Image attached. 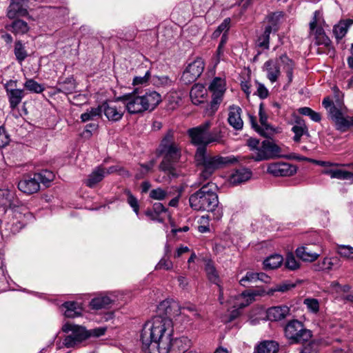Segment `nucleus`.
<instances>
[{"instance_id":"1","label":"nucleus","mask_w":353,"mask_h":353,"mask_svg":"<svg viewBox=\"0 0 353 353\" xmlns=\"http://www.w3.org/2000/svg\"><path fill=\"white\" fill-rule=\"evenodd\" d=\"M173 324L170 318L158 315L146 322L141 340L145 353H169L172 343Z\"/></svg>"},{"instance_id":"2","label":"nucleus","mask_w":353,"mask_h":353,"mask_svg":"<svg viewBox=\"0 0 353 353\" xmlns=\"http://www.w3.org/2000/svg\"><path fill=\"white\" fill-rule=\"evenodd\" d=\"M157 154L163 159L159 164V170L165 173L170 179L177 178L180 174L174 165L181 158V148L174 141L173 131L169 130L163 137Z\"/></svg>"},{"instance_id":"3","label":"nucleus","mask_w":353,"mask_h":353,"mask_svg":"<svg viewBox=\"0 0 353 353\" xmlns=\"http://www.w3.org/2000/svg\"><path fill=\"white\" fill-rule=\"evenodd\" d=\"M215 188L214 183H207L190 196L189 203L194 210L215 212L214 219L219 220L222 217L223 212L219 208V197Z\"/></svg>"},{"instance_id":"4","label":"nucleus","mask_w":353,"mask_h":353,"mask_svg":"<svg viewBox=\"0 0 353 353\" xmlns=\"http://www.w3.org/2000/svg\"><path fill=\"white\" fill-rule=\"evenodd\" d=\"M194 159L196 165L201 167L199 179L203 181L208 179L216 170L238 161L237 158L233 155L228 157L208 155L205 147L197 148Z\"/></svg>"},{"instance_id":"5","label":"nucleus","mask_w":353,"mask_h":353,"mask_svg":"<svg viewBox=\"0 0 353 353\" xmlns=\"http://www.w3.org/2000/svg\"><path fill=\"white\" fill-rule=\"evenodd\" d=\"M295 63L285 53H283L275 59L266 61L263 66V70L266 74L267 79L274 83L281 76V69L286 74L288 83H290L293 80V73Z\"/></svg>"},{"instance_id":"6","label":"nucleus","mask_w":353,"mask_h":353,"mask_svg":"<svg viewBox=\"0 0 353 353\" xmlns=\"http://www.w3.org/2000/svg\"><path fill=\"white\" fill-rule=\"evenodd\" d=\"M106 330L105 327H100L87 330L83 326L66 323L62 326V331L71 333L64 338L63 346L67 348L74 347L90 336L99 337L104 335Z\"/></svg>"},{"instance_id":"7","label":"nucleus","mask_w":353,"mask_h":353,"mask_svg":"<svg viewBox=\"0 0 353 353\" xmlns=\"http://www.w3.org/2000/svg\"><path fill=\"white\" fill-rule=\"evenodd\" d=\"M251 151L250 158L255 161H263L281 156V149L273 141L250 138L247 141Z\"/></svg>"},{"instance_id":"8","label":"nucleus","mask_w":353,"mask_h":353,"mask_svg":"<svg viewBox=\"0 0 353 353\" xmlns=\"http://www.w3.org/2000/svg\"><path fill=\"white\" fill-rule=\"evenodd\" d=\"M212 123L206 121L197 127L188 130V134L191 139V142L199 147H205L212 143H220L222 136L220 131L214 130L209 133Z\"/></svg>"},{"instance_id":"9","label":"nucleus","mask_w":353,"mask_h":353,"mask_svg":"<svg viewBox=\"0 0 353 353\" xmlns=\"http://www.w3.org/2000/svg\"><path fill=\"white\" fill-rule=\"evenodd\" d=\"M322 104L328 112L337 130L344 132L353 128V117H345L343 114L339 102L337 107L330 98L327 97L323 100Z\"/></svg>"},{"instance_id":"10","label":"nucleus","mask_w":353,"mask_h":353,"mask_svg":"<svg viewBox=\"0 0 353 353\" xmlns=\"http://www.w3.org/2000/svg\"><path fill=\"white\" fill-rule=\"evenodd\" d=\"M284 335L292 344L306 343L313 336L312 331L297 319L288 321L284 327Z\"/></svg>"},{"instance_id":"11","label":"nucleus","mask_w":353,"mask_h":353,"mask_svg":"<svg viewBox=\"0 0 353 353\" xmlns=\"http://www.w3.org/2000/svg\"><path fill=\"white\" fill-rule=\"evenodd\" d=\"M208 88L212 94V98L208 105L205 113L211 116L216 112L223 101L226 90L225 81L221 77H215L210 83Z\"/></svg>"},{"instance_id":"12","label":"nucleus","mask_w":353,"mask_h":353,"mask_svg":"<svg viewBox=\"0 0 353 353\" xmlns=\"http://www.w3.org/2000/svg\"><path fill=\"white\" fill-rule=\"evenodd\" d=\"M117 101L122 102L125 110L130 114H141L145 112L141 92L137 88L130 93L118 97Z\"/></svg>"},{"instance_id":"13","label":"nucleus","mask_w":353,"mask_h":353,"mask_svg":"<svg viewBox=\"0 0 353 353\" xmlns=\"http://www.w3.org/2000/svg\"><path fill=\"white\" fill-rule=\"evenodd\" d=\"M17 80H9L5 85L4 88L6 92V95L8 99L10 108L14 110L21 103L22 99L25 96V91L23 89H18Z\"/></svg>"},{"instance_id":"14","label":"nucleus","mask_w":353,"mask_h":353,"mask_svg":"<svg viewBox=\"0 0 353 353\" xmlns=\"http://www.w3.org/2000/svg\"><path fill=\"white\" fill-rule=\"evenodd\" d=\"M204 69V62L201 58H196L189 63L181 76V80L185 84L194 81L202 74Z\"/></svg>"},{"instance_id":"15","label":"nucleus","mask_w":353,"mask_h":353,"mask_svg":"<svg viewBox=\"0 0 353 353\" xmlns=\"http://www.w3.org/2000/svg\"><path fill=\"white\" fill-rule=\"evenodd\" d=\"M31 216L30 213H21L14 210L12 212L11 219L6 223L5 229L10 233L19 232L27 223V220Z\"/></svg>"},{"instance_id":"16","label":"nucleus","mask_w":353,"mask_h":353,"mask_svg":"<svg viewBox=\"0 0 353 353\" xmlns=\"http://www.w3.org/2000/svg\"><path fill=\"white\" fill-rule=\"evenodd\" d=\"M267 172L274 176H290L296 172V167L288 163L275 162L268 164Z\"/></svg>"},{"instance_id":"17","label":"nucleus","mask_w":353,"mask_h":353,"mask_svg":"<svg viewBox=\"0 0 353 353\" xmlns=\"http://www.w3.org/2000/svg\"><path fill=\"white\" fill-rule=\"evenodd\" d=\"M101 113L109 121H119L123 117L125 109L123 106L112 103L105 102L101 105Z\"/></svg>"},{"instance_id":"18","label":"nucleus","mask_w":353,"mask_h":353,"mask_svg":"<svg viewBox=\"0 0 353 353\" xmlns=\"http://www.w3.org/2000/svg\"><path fill=\"white\" fill-rule=\"evenodd\" d=\"M321 18V13L316 10L314 13L312 21L310 23L311 34H314L318 44H324L328 46L330 43L329 38L325 36L323 29L319 26Z\"/></svg>"},{"instance_id":"19","label":"nucleus","mask_w":353,"mask_h":353,"mask_svg":"<svg viewBox=\"0 0 353 353\" xmlns=\"http://www.w3.org/2000/svg\"><path fill=\"white\" fill-rule=\"evenodd\" d=\"M28 0H10L7 8V17L11 19L18 17H25L28 14Z\"/></svg>"},{"instance_id":"20","label":"nucleus","mask_w":353,"mask_h":353,"mask_svg":"<svg viewBox=\"0 0 353 353\" xmlns=\"http://www.w3.org/2000/svg\"><path fill=\"white\" fill-rule=\"evenodd\" d=\"M140 92L145 112L153 111L162 101L161 95L155 90H147Z\"/></svg>"},{"instance_id":"21","label":"nucleus","mask_w":353,"mask_h":353,"mask_svg":"<svg viewBox=\"0 0 353 353\" xmlns=\"http://www.w3.org/2000/svg\"><path fill=\"white\" fill-rule=\"evenodd\" d=\"M18 188L25 194H32L39 191L40 185L35 174L24 176L18 183Z\"/></svg>"},{"instance_id":"22","label":"nucleus","mask_w":353,"mask_h":353,"mask_svg":"<svg viewBox=\"0 0 353 353\" xmlns=\"http://www.w3.org/2000/svg\"><path fill=\"white\" fill-rule=\"evenodd\" d=\"M290 307L286 305H281L269 307L266 311L268 320L280 321L290 315Z\"/></svg>"},{"instance_id":"23","label":"nucleus","mask_w":353,"mask_h":353,"mask_svg":"<svg viewBox=\"0 0 353 353\" xmlns=\"http://www.w3.org/2000/svg\"><path fill=\"white\" fill-rule=\"evenodd\" d=\"M241 113L242 110L239 106L232 105L228 108V122L236 130H241L243 127Z\"/></svg>"},{"instance_id":"24","label":"nucleus","mask_w":353,"mask_h":353,"mask_svg":"<svg viewBox=\"0 0 353 353\" xmlns=\"http://www.w3.org/2000/svg\"><path fill=\"white\" fill-rule=\"evenodd\" d=\"M261 294L257 290L245 291L241 294L235 296L233 307H239L242 309L251 304L256 296Z\"/></svg>"},{"instance_id":"25","label":"nucleus","mask_w":353,"mask_h":353,"mask_svg":"<svg viewBox=\"0 0 353 353\" xmlns=\"http://www.w3.org/2000/svg\"><path fill=\"white\" fill-rule=\"evenodd\" d=\"M292 132L294 134L293 140L299 143L303 135H309L308 128L303 119L296 117L292 127Z\"/></svg>"},{"instance_id":"26","label":"nucleus","mask_w":353,"mask_h":353,"mask_svg":"<svg viewBox=\"0 0 353 353\" xmlns=\"http://www.w3.org/2000/svg\"><path fill=\"white\" fill-rule=\"evenodd\" d=\"M190 97L194 105H199L207 101L208 91L203 84H194L190 92Z\"/></svg>"},{"instance_id":"27","label":"nucleus","mask_w":353,"mask_h":353,"mask_svg":"<svg viewBox=\"0 0 353 353\" xmlns=\"http://www.w3.org/2000/svg\"><path fill=\"white\" fill-rule=\"evenodd\" d=\"M179 305L176 302L172 300L165 299L161 301L158 307V312L163 314L162 316H166L170 318L171 316H177V309Z\"/></svg>"},{"instance_id":"28","label":"nucleus","mask_w":353,"mask_h":353,"mask_svg":"<svg viewBox=\"0 0 353 353\" xmlns=\"http://www.w3.org/2000/svg\"><path fill=\"white\" fill-rule=\"evenodd\" d=\"M259 116L261 123V135L269 137L276 132L275 128L268 123V116L264 110L263 104L261 103L259 108Z\"/></svg>"},{"instance_id":"29","label":"nucleus","mask_w":353,"mask_h":353,"mask_svg":"<svg viewBox=\"0 0 353 353\" xmlns=\"http://www.w3.org/2000/svg\"><path fill=\"white\" fill-rule=\"evenodd\" d=\"M339 262V259L334 257H325L312 265L313 270L316 272H329L332 270Z\"/></svg>"},{"instance_id":"30","label":"nucleus","mask_w":353,"mask_h":353,"mask_svg":"<svg viewBox=\"0 0 353 353\" xmlns=\"http://www.w3.org/2000/svg\"><path fill=\"white\" fill-rule=\"evenodd\" d=\"M295 253L299 259L310 263L315 261L321 255L320 253L311 251L306 245L298 247L295 250Z\"/></svg>"},{"instance_id":"31","label":"nucleus","mask_w":353,"mask_h":353,"mask_svg":"<svg viewBox=\"0 0 353 353\" xmlns=\"http://www.w3.org/2000/svg\"><path fill=\"white\" fill-rule=\"evenodd\" d=\"M252 176V172L247 168L236 170L230 177V183L237 185L248 181Z\"/></svg>"},{"instance_id":"32","label":"nucleus","mask_w":353,"mask_h":353,"mask_svg":"<svg viewBox=\"0 0 353 353\" xmlns=\"http://www.w3.org/2000/svg\"><path fill=\"white\" fill-rule=\"evenodd\" d=\"M105 176V170L103 167L96 168L88 176L85 181V184L90 188L94 187L98 183L101 181Z\"/></svg>"},{"instance_id":"33","label":"nucleus","mask_w":353,"mask_h":353,"mask_svg":"<svg viewBox=\"0 0 353 353\" xmlns=\"http://www.w3.org/2000/svg\"><path fill=\"white\" fill-rule=\"evenodd\" d=\"M177 316H183L187 318L186 321H189L192 319H199L201 318L200 314L193 305H184L177 309Z\"/></svg>"},{"instance_id":"34","label":"nucleus","mask_w":353,"mask_h":353,"mask_svg":"<svg viewBox=\"0 0 353 353\" xmlns=\"http://www.w3.org/2000/svg\"><path fill=\"white\" fill-rule=\"evenodd\" d=\"M323 173L329 175L332 179L350 181L352 183L353 182V172L347 170L341 169H330L325 170Z\"/></svg>"},{"instance_id":"35","label":"nucleus","mask_w":353,"mask_h":353,"mask_svg":"<svg viewBox=\"0 0 353 353\" xmlns=\"http://www.w3.org/2000/svg\"><path fill=\"white\" fill-rule=\"evenodd\" d=\"M283 17L282 12H275L269 14L266 17L268 24L265 28H270L269 30L276 32L279 29V26Z\"/></svg>"},{"instance_id":"36","label":"nucleus","mask_w":353,"mask_h":353,"mask_svg":"<svg viewBox=\"0 0 353 353\" xmlns=\"http://www.w3.org/2000/svg\"><path fill=\"white\" fill-rule=\"evenodd\" d=\"M279 345L273 341H264L254 348V353H276Z\"/></svg>"},{"instance_id":"37","label":"nucleus","mask_w":353,"mask_h":353,"mask_svg":"<svg viewBox=\"0 0 353 353\" xmlns=\"http://www.w3.org/2000/svg\"><path fill=\"white\" fill-rule=\"evenodd\" d=\"M353 24V19L341 21L333 28V33L336 39H342L347 33L348 28Z\"/></svg>"},{"instance_id":"38","label":"nucleus","mask_w":353,"mask_h":353,"mask_svg":"<svg viewBox=\"0 0 353 353\" xmlns=\"http://www.w3.org/2000/svg\"><path fill=\"white\" fill-rule=\"evenodd\" d=\"M63 306L65 308L64 315L67 318H74L81 314L82 309L77 302H65Z\"/></svg>"},{"instance_id":"39","label":"nucleus","mask_w":353,"mask_h":353,"mask_svg":"<svg viewBox=\"0 0 353 353\" xmlns=\"http://www.w3.org/2000/svg\"><path fill=\"white\" fill-rule=\"evenodd\" d=\"M76 89V83L74 78L70 77L66 78L63 81L58 82L57 91L69 94L74 92Z\"/></svg>"},{"instance_id":"40","label":"nucleus","mask_w":353,"mask_h":353,"mask_svg":"<svg viewBox=\"0 0 353 353\" xmlns=\"http://www.w3.org/2000/svg\"><path fill=\"white\" fill-rule=\"evenodd\" d=\"M113 301L114 300L108 296H97L92 299L90 306L92 309L99 310L108 307Z\"/></svg>"},{"instance_id":"41","label":"nucleus","mask_w":353,"mask_h":353,"mask_svg":"<svg viewBox=\"0 0 353 353\" xmlns=\"http://www.w3.org/2000/svg\"><path fill=\"white\" fill-rule=\"evenodd\" d=\"M283 262V258L280 254H272L267 257L264 261V268L265 270H273L278 268Z\"/></svg>"},{"instance_id":"42","label":"nucleus","mask_w":353,"mask_h":353,"mask_svg":"<svg viewBox=\"0 0 353 353\" xmlns=\"http://www.w3.org/2000/svg\"><path fill=\"white\" fill-rule=\"evenodd\" d=\"M9 30L16 34H24L28 32L29 26L26 21L17 19L11 23Z\"/></svg>"},{"instance_id":"43","label":"nucleus","mask_w":353,"mask_h":353,"mask_svg":"<svg viewBox=\"0 0 353 353\" xmlns=\"http://www.w3.org/2000/svg\"><path fill=\"white\" fill-rule=\"evenodd\" d=\"M205 271L210 282L216 285L220 284V279L218 272L210 261H207L205 263Z\"/></svg>"},{"instance_id":"44","label":"nucleus","mask_w":353,"mask_h":353,"mask_svg":"<svg viewBox=\"0 0 353 353\" xmlns=\"http://www.w3.org/2000/svg\"><path fill=\"white\" fill-rule=\"evenodd\" d=\"M300 353H317L319 350L320 342L312 337L307 342L302 343Z\"/></svg>"},{"instance_id":"45","label":"nucleus","mask_w":353,"mask_h":353,"mask_svg":"<svg viewBox=\"0 0 353 353\" xmlns=\"http://www.w3.org/2000/svg\"><path fill=\"white\" fill-rule=\"evenodd\" d=\"M14 53L16 57V59L19 63L26 59L28 57V52L26 50L25 46L21 41H17L14 43Z\"/></svg>"},{"instance_id":"46","label":"nucleus","mask_w":353,"mask_h":353,"mask_svg":"<svg viewBox=\"0 0 353 353\" xmlns=\"http://www.w3.org/2000/svg\"><path fill=\"white\" fill-rule=\"evenodd\" d=\"M295 287V285L293 283H291L288 281H285L279 284H276L274 287L270 288L267 294L269 296H272L274 292H286L291 289L294 288Z\"/></svg>"},{"instance_id":"47","label":"nucleus","mask_w":353,"mask_h":353,"mask_svg":"<svg viewBox=\"0 0 353 353\" xmlns=\"http://www.w3.org/2000/svg\"><path fill=\"white\" fill-rule=\"evenodd\" d=\"M230 18H225L223 22L217 27L212 34V39H216L222 34H227L230 27Z\"/></svg>"},{"instance_id":"48","label":"nucleus","mask_w":353,"mask_h":353,"mask_svg":"<svg viewBox=\"0 0 353 353\" xmlns=\"http://www.w3.org/2000/svg\"><path fill=\"white\" fill-rule=\"evenodd\" d=\"M270 28H265L264 32L259 36L256 40L258 47L268 50L270 47V34L272 32L269 30Z\"/></svg>"},{"instance_id":"49","label":"nucleus","mask_w":353,"mask_h":353,"mask_svg":"<svg viewBox=\"0 0 353 353\" xmlns=\"http://www.w3.org/2000/svg\"><path fill=\"white\" fill-rule=\"evenodd\" d=\"M303 304L306 306L307 311L312 314H316L319 312L320 303L316 299L306 298L303 300Z\"/></svg>"},{"instance_id":"50","label":"nucleus","mask_w":353,"mask_h":353,"mask_svg":"<svg viewBox=\"0 0 353 353\" xmlns=\"http://www.w3.org/2000/svg\"><path fill=\"white\" fill-rule=\"evenodd\" d=\"M124 194L127 196V203L132 208L134 212L139 217V203L138 199L132 194V193L129 190H125Z\"/></svg>"},{"instance_id":"51","label":"nucleus","mask_w":353,"mask_h":353,"mask_svg":"<svg viewBox=\"0 0 353 353\" xmlns=\"http://www.w3.org/2000/svg\"><path fill=\"white\" fill-rule=\"evenodd\" d=\"M23 85L26 90L33 93L39 94L44 90L43 86L32 79L26 80Z\"/></svg>"},{"instance_id":"52","label":"nucleus","mask_w":353,"mask_h":353,"mask_svg":"<svg viewBox=\"0 0 353 353\" xmlns=\"http://www.w3.org/2000/svg\"><path fill=\"white\" fill-rule=\"evenodd\" d=\"M285 267L292 271L296 270L300 268V263L297 261L292 252L287 254L284 262Z\"/></svg>"},{"instance_id":"53","label":"nucleus","mask_w":353,"mask_h":353,"mask_svg":"<svg viewBox=\"0 0 353 353\" xmlns=\"http://www.w3.org/2000/svg\"><path fill=\"white\" fill-rule=\"evenodd\" d=\"M101 114V105L97 108H92L86 112L81 115V119L83 122H86L90 120H93L95 117H99Z\"/></svg>"},{"instance_id":"54","label":"nucleus","mask_w":353,"mask_h":353,"mask_svg":"<svg viewBox=\"0 0 353 353\" xmlns=\"http://www.w3.org/2000/svg\"><path fill=\"white\" fill-rule=\"evenodd\" d=\"M298 112L302 115L309 117L310 119L314 122H320L321 120V115L320 114V113L314 111L310 108H299Z\"/></svg>"},{"instance_id":"55","label":"nucleus","mask_w":353,"mask_h":353,"mask_svg":"<svg viewBox=\"0 0 353 353\" xmlns=\"http://www.w3.org/2000/svg\"><path fill=\"white\" fill-rule=\"evenodd\" d=\"M39 183H42L45 185H47L50 181H52L54 178V174L52 172L45 170H42L39 173L34 174Z\"/></svg>"},{"instance_id":"56","label":"nucleus","mask_w":353,"mask_h":353,"mask_svg":"<svg viewBox=\"0 0 353 353\" xmlns=\"http://www.w3.org/2000/svg\"><path fill=\"white\" fill-rule=\"evenodd\" d=\"M337 253L343 258L353 260V247L350 245H339L337 248Z\"/></svg>"},{"instance_id":"57","label":"nucleus","mask_w":353,"mask_h":353,"mask_svg":"<svg viewBox=\"0 0 353 353\" xmlns=\"http://www.w3.org/2000/svg\"><path fill=\"white\" fill-rule=\"evenodd\" d=\"M12 196V193L9 190L0 189V205H10Z\"/></svg>"},{"instance_id":"58","label":"nucleus","mask_w":353,"mask_h":353,"mask_svg":"<svg viewBox=\"0 0 353 353\" xmlns=\"http://www.w3.org/2000/svg\"><path fill=\"white\" fill-rule=\"evenodd\" d=\"M151 77V73L150 70H147L143 77L136 76L133 78L132 85H146L148 84L149 80Z\"/></svg>"},{"instance_id":"59","label":"nucleus","mask_w":353,"mask_h":353,"mask_svg":"<svg viewBox=\"0 0 353 353\" xmlns=\"http://www.w3.org/2000/svg\"><path fill=\"white\" fill-rule=\"evenodd\" d=\"M154 164L155 160L154 159L150 161L148 163L141 164V170L139 172L136 174L135 178L137 179H142L147 173H148L152 169Z\"/></svg>"},{"instance_id":"60","label":"nucleus","mask_w":353,"mask_h":353,"mask_svg":"<svg viewBox=\"0 0 353 353\" xmlns=\"http://www.w3.org/2000/svg\"><path fill=\"white\" fill-rule=\"evenodd\" d=\"M173 268V263L170 259V256H163L155 266L156 270H170Z\"/></svg>"},{"instance_id":"61","label":"nucleus","mask_w":353,"mask_h":353,"mask_svg":"<svg viewBox=\"0 0 353 353\" xmlns=\"http://www.w3.org/2000/svg\"><path fill=\"white\" fill-rule=\"evenodd\" d=\"M168 195V191L161 188L153 189L150 192V197L154 200H163Z\"/></svg>"},{"instance_id":"62","label":"nucleus","mask_w":353,"mask_h":353,"mask_svg":"<svg viewBox=\"0 0 353 353\" xmlns=\"http://www.w3.org/2000/svg\"><path fill=\"white\" fill-rule=\"evenodd\" d=\"M257 281V276L256 272H248L246 274L242 277L239 283L243 286H247V283H254Z\"/></svg>"},{"instance_id":"63","label":"nucleus","mask_w":353,"mask_h":353,"mask_svg":"<svg viewBox=\"0 0 353 353\" xmlns=\"http://www.w3.org/2000/svg\"><path fill=\"white\" fill-rule=\"evenodd\" d=\"M256 95L259 96V98L263 99L268 97L269 94L268 90L266 87L261 83H257V90H256Z\"/></svg>"},{"instance_id":"64","label":"nucleus","mask_w":353,"mask_h":353,"mask_svg":"<svg viewBox=\"0 0 353 353\" xmlns=\"http://www.w3.org/2000/svg\"><path fill=\"white\" fill-rule=\"evenodd\" d=\"M156 214H164L168 218H170V214L168 212L167 209L161 204V203H154L153 205V210H152Z\"/></svg>"}]
</instances>
